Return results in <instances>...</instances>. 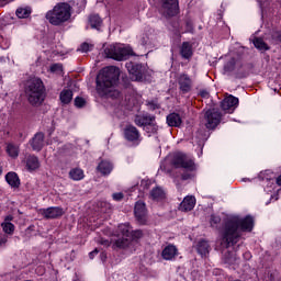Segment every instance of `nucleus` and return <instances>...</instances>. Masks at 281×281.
Listing matches in <instances>:
<instances>
[{
  "mask_svg": "<svg viewBox=\"0 0 281 281\" xmlns=\"http://www.w3.org/2000/svg\"><path fill=\"white\" fill-rule=\"evenodd\" d=\"M166 196V193L164 192V189L157 187V188H154L151 191H150V198L154 200V201H161V199H165Z\"/></svg>",
  "mask_w": 281,
  "mask_h": 281,
  "instance_id": "31",
  "label": "nucleus"
},
{
  "mask_svg": "<svg viewBox=\"0 0 281 281\" xmlns=\"http://www.w3.org/2000/svg\"><path fill=\"white\" fill-rule=\"evenodd\" d=\"M5 181L11 186V188H19L21 186V180L19 179V175L16 172H9L5 176Z\"/></svg>",
  "mask_w": 281,
  "mask_h": 281,
  "instance_id": "25",
  "label": "nucleus"
},
{
  "mask_svg": "<svg viewBox=\"0 0 281 281\" xmlns=\"http://www.w3.org/2000/svg\"><path fill=\"white\" fill-rule=\"evenodd\" d=\"M209 93L207 92H202L203 98H207Z\"/></svg>",
  "mask_w": 281,
  "mask_h": 281,
  "instance_id": "47",
  "label": "nucleus"
},
{
  "mask_svg": "<svg viewBox=\"0 0 281 281\" xmlns=\"http://www.w3.org/2000/svg\"><path fill=\"white\" fill-rule=\"evenodd\" d=\"M178 85L182 93H188L192 89V79L188 75H181L178 79Z\"/></svg>",
  "mask_w": 281,
  "mask_h": 281,
  "instance_id": "19",
  "label": "nucleus"
},
{
  "mask_svg": "<svg viewBox=\"0 0 281 281\" xmlns=\"http://www.w3.org/2000/svg\"><path fill=\"white\" fill-rule=\"evenodd\" d=\"M8 243V237L5 235H0V247Z\"/></svg>",
  "mask_w": 281,
  "mask_h": 281,
  "instance_id": "43",
  "label": "nucleus"
},
{
  "mask_svg": "<svg viewBox=\"0 0 281 281\" xmlns=\"http://www.w3.org/2000/svg\"><path fill=\"white\" fill-rule=\"evenodd\" d=\"M254 45L257 49H259L260 52H267L269 50V45H267V43H265L263 38L260 37H256L254 40Z\"/></svg>",
  "mask_w": 281,
  "mask_h": 281,
  "instance_id": "33",
  "label": "nucleus"
},
{
  "mask_svg": "<svg viewBox=\"0 0 281 281\" xmlns=\"http://www.w3.org/2000/svg\"><path fill=\"white\" fill-rule=\"evenodd\" d=\"M136 126H146L147 133H157V125H155V116L137 115L134 120Z\"/></svg>",
  "mask_w": 281,
  "mask_h": 281,
  "instance_id": "9",
  "label": "nucleus"
},
{
  "mask_svg": "<svg viewBox=\"0 0 281 281\" xmlns=\"http://www.w3.org/2000/svg\"><path fill=\"white\" fill-rule=\"evenodd\" d=\"M134 214L136 216L137 222L140 225H146V221H148L146 203H144L142 201L136 202L135 207H134Z\"/></svg>",
  "mask_w": 281,
  "mask_h": 281,
  "instance_id": "14",
  "label": "nucleus"
},
{
  "mask_svg": "<svg viewBox=\"0 0 281 281\" xmlns=\"http://www.w3.org/2000/svg\"><path fill=\"white\" fill-rule=\"evenodd\" d=\"M127 71L131 74L132 80L142 81L146 75V67L142 66L140 64H126Z\"/></svg>",
  "mask_w": 281,
  "mask_h": 281,
  "instance_id": "12",
  "label": "nucleus"
},
{
  "mask_svg": "<svg viewBox=\"0 0 281 281\" xmlns=\"http://www.w3.org/2000/svg\"><path fill=\"white\" fill-rule=\"evenodd\" d=\"M15 14L19 19H27L32 14V10L30 8H19Z\"/></svg>",
  "mask_w": 281,
  "mask_h": 281,
  "instance_id": "34",
  "label": "nucleus"
},
{
  "mask_svg": "<svg viewBox=\"0 0 281 281\" xmlns=\"http://www.w3.org/2000/svg\"><path fill=\"white\" fill-rule=\"evenodd\" d=\"M220 223H221V217L220 216L211 215V218H210L211 227H218Z\"/></svg>",
  "mask_w": 281,
  "mask_h": 281,
  "instance_id": "35",
  "label": "nucleus"
},
{
  "mask_svg": "<svg viewBox=\"0 0 281 281\" xmlns=\"http://www.w3.org/2000/svg\"><path fill=\"white\" fill-rule=\"evenodd\" d=\"M196 205V199L192 195H187L179 205L180 212H192Z\"/></svg>",
  "mask_w": 281,
  "mask_h": 281,
  "instance_id": "18",
  "label": "nucleus"
},
{
  "mask_svg": "<svg viewBox=\"0 0 281 281\" xmlns=\"http://www.w3.org/2000/svg\"><path fill=\"white\" fill-rule=\"evenodd\" d=\"M221 124V112L216 109L207 110L204 115V126L209 131H214Z\"/></svg>",
  "mask_w": 281,
  "mask_h": 281,
  "instance_id": "8",
  "label": "nucleus"
},
{
  "mask_svg": "<svg viewBox=\"0 0 281 281\" xmlns=\"http://www.w3.org/2000/svg\"><path fill=\"white\" fill-rule=\"evenodd\" d=\"M25 168L29 172H34L41 168V160L34 155H27L24 159Z\"/></svg>",
  "mask_w": 281,
  "mask_h": 281,
  "instance_id": "16",
  "label": "nucleus"
},
{
  "mask_svg": "<svg viewBox=\"0 0 281 281\" xmlns=\"http://www.w3.org/2000/svg\"><path fill=\"white\" fill-rule=\"evenodd\" d=\"M161 13L167 19L179 14V2L177 0H161Z\"/></svg>",
  "mask_w": 281,
  "mask_h": 281,
  "instance_id": "10",
  "label": "nucleus"
},
{
  "mask_svg": "<svg viewBox=\"0 0 281 281\" xmlns=\"http://www.w3.org/2000/svg\"><path fill=\"white\" fill-rule=\"evenodd\" d=\"M52 74H63V65L61 64H53L50 66Z\"/></svg>",
  "mask_w": 281,
  "mask_h": 281,
  "instance_id": "36",
  "label": "nucleus"
},
{
  "mask_svg": "<svg viewBox=\"0 0 281 281\" xmlns=\"http://www.w3.org/2000/svg\"><path fill=\"white\" fill-rule=\"evenodd\" d=\"M224 262H226L227 265H234V262H236V256L234 255L225 256Z\"/></svg>",
  "mask_w": 281,
  "mask_h": 281,
  "instance_id": "39",
  "label": "nucleus"
},
{
  "mask_svg": "<svg viewBox=\"0 0 281 281\" xmlns=\"http://www.w3.org/2000/svg\"><path fill=\"white\" fill-rule=\"evenodd\" d=\"M177 256H179V249L172 244L167 245L162 249L161 257L164 260H175Z\"/></svg>",
  "mask_w": 281,
  "mask_h": 281,
  "instance_id": "17",
  "label": "nucleus"
},
{
  "mask_svg": "<svg viewBox=\"0 0 281 281\" xmlns=\"http://www.w3.org/2000/svg\"><path fill=\"white\" fill-rule=\"evenodd\" d=\"M188 179H192V173L187 172V173H183V175H182V180H183V181H188Z\"/></svg>",
  "mask_w": 281,
  "mask_h": 281,
  "instance_id": "44",
  "label": "nucleus"
},
{
  "mask_svg": "<svg viewBox=\"0 0 281 281\" xmlns=\"http://www.w3.org/2000/svg\"><path fill=\"white\" fill-rule=\"evenodd\" d=\"M277 183H278L279 186H281V176H279V177L277 178Z\"/></svg>",
  "mask_w": 281,
  "mask_h": 281,
  "instance_id": "46",
  "label": "nucleus"
},
{
  "mask_svg": "<svg viewBox=\"0 0 281 281\" xmlns=\"http://www.w3.org/2000/svg\"><path fill=\"white\" fill-rule=\"evenodd\" d=\"M124 137L127 142H131L133 146H139V144H142V134L139 133V130L133 125L125 127Z\"/></svg>",
  "mask_w": 281,
  "mask_h": 281,
  "instance_id": "11",
  "label": "nucleus"
},
{
  "mask_svg": "<svg viewBox=\"0 0 281 281\" xmlns=\"http://www.w3.org/2000/svg\"><path fill=\"white\" fill-rule=\"evenodd\" d=\"M1 172H3V171L0 169V175H1Z\"/></svg>",
  "mask_w": 281,
  "mask_h": 281,
  "instance_id": "48",
  "label": "nucleus"
},
{
  "mask_svg": "<svg viewBox=\"0 0 281 281\" xmlns=\"http://www.w3.org/2000/svg\"><path fill=\"white\" fill-rule=\"evenodd\" d=\"M89 24L93 30H100L102 25V19L98 14H91L89 18Z\"/></svg>",
  "mask_w": 281,
  "mask_h": 281,
  "instance_id": "30",
  "label": "nucleus"
},
{
  "mask_svg": "<svg viewBox=\"0 0 281 281\" xmlns=\"http://www.w3.org/2000/svg\"><path fill=\"white\" fill-rule=\"evenodd\" d=\"M112 199L114 201H122V199H124V193H122V192L113 193Z\"/></svg>",
  "mask_w": 281,
  "mask_h": 281,
  "instance_id": "40",
  "label": "nucleus"
},
{
  "mask_svg": "<svg viewBox=\"0 0 281 281\" xmlns=\"http://www.w3.org/2000/svg\"><path fill=\"white\" fill-rule=\"evenodd\" d=\"M117 80H120V68L115 66L103 68L97 77L98 93L108 98H117L120 92L113 90V87L117 85Z\"/></svg>",
  "mask_w": 281,
  "mask_h": 281,
  "instance_id": "2",
  "label": "nucleus"
},
{
  "mask_svg": "<svg viewBox=\"0 0 281 281\" xmlns=\"http://www.w3.org/2000/svg\"><path fill=\"white\" fill-rule=\"evenodd\" d=\"M272 38H273L274 41L281 42V31H276V32H273V33H272Z\"/></svg>",
  "mask_w": 281,
  "mask_h": 281,
  "instance_id": "41",
  "label": "nucleus"
},
{
  "mask_svg": "<svg viewBox=\"0 0 281 281\" xmlns=\"http://www.w3.org/2000/svg\"><path fill=\"white\" fill-rule=\"evenodd\" d=\"M91 47H93V45L89 44V43H83L81 44L79 52H82L83 54H87V52L91 50Z\"/></svg>",
  "mask_w": 281,
  "mask_h": 281,
  "instance_id": "37",
  "label": "nucleus"
},
{
  "mask_svg": "<svg viewBox=\"0 0 281 281\" xmlns=\"http://www.w3.org/2000/svg\"><path fill=\"white\" fill-rule=\"evenodd\" d=\"M180 54L186 60L192 58V44L189 42H183L180 48Z\"/></svg>",
  "mask_w": 281,
  "mask_h": 281,
  "instance_id": "24",
  "label": "nucleus"
},
{
  "mask_svg": "<svg viewBox=\"0 0 281 281\" xmlns=\"http://www.w3.org/2000/svg\"><path fill=\"white\" fill-rule=\"evenodd\" d=\"M119 232L122 237H119L113 244L114 249H126L131 245V240H137L144 236L142 231H133L128 224H121Z\"/></svg>",
  "mask_w": 281,
  "mask_h": 281,
  "instance_id": "5",
  "label": "nucleus"
},
{
  "mask_svg": "<svg viewBox=\"0 0 281 281\" xmlns=\"http://www.w3.org/2000/svg\"><path fill=\"white\" fill-rule=\"evenodd\" d=\"M12 221H14V217L12 215H8L1 224L4 234H9L10 236L14 234V224H12Z\"/></svg>",
  "mask_w": 281,
  "mask_h": 281,
  "instance_id": "23",
  "label": "nucleus"
},
{
  "mask_svg": "<svg viewBox=\"0 0 281 281\" xmlns=\"http://www.w3.org/2000/svg\"><path fill=\"white\" fill-rule=\"evenodd\" d=\"M31 146L33 150L40 151L43 150V146H45V134L44 133H37L31 140Z\"/></svg>",
  "mask_w": 281,
  "mask_h": 281,
  "instance_id": "21",
  "label": "nucleus"
},
{
  "mask_svg": "<svg viewBox=\"0 0 281 281\" xmlns=\"http://www.w3.org/2000/svg\"><path fill=\"white\" fill-rule=\"evenodd\" d=\"M172 165L175 168H183L187 172H194L196 170V165H194V160L187 158L183 154H177L173 157Z\"/></svg>",
  "mask_w": 281,
  "mask_h": 281,
  "instance_id": "7",
  "label": "nucleus"
},
{
  "mask_svg": "<svg viewBox=\"0 0 281 281\" xmlns=\"http://www.w3.org/2000/svg\"><path fill=\"white\" fill-rule=\"evenodd\" d=\"M243 68V61L232 58L224 66L225 74H232V71H239Z\"/></svg>",
  "mask_w": 281,
  "mask_h": 281,
  "instance_id": "20",
  "label": "nucleus"
},
{
  "mask_svg": "<svg viewBox=\"0 0 281 281\" xmlns=\"http://www.w3.org/2000/svg\"><path fill=\"white\" fill-rule=\"evenodd\" d=\"M25 95L32 106H41L45 100V86L40 78H31L25 83Z\"/></svg>",
  "mask_w": 281,
  "mask_h": 281,
  "instance_id": "4",
  "label": "nucleus"
},
{
  "mask_svg": "<svg viewBox=\"0 0 281 281\" xmlns=\"http://www.w3.org/2000/svg\"><path fill=\"white\" fill-rule=\"evenodd\" d=\"M98 172L102 175V177H109L111 172H113V164L109 160H102L98 167H97Z\"/></svg>",
  "mask_w": 281,
  "mask_h": 281,
  "instance_id": "22",
  "label": "nucleus"
},
{
  "mask_svg": "<svg viewBox=\"0 0 281 281\" xmlns=\"http://www.w3.org/2000/svg\"><path fill=\"white\" fill-rule=\"evenodd\" d=\"M19 153H21V149H20L19 145H16L14 143H9L7 145V154L12 159H16V157H19Z\"/></svg>",
  "mask_w": 281,
  "mask_h": 281,
  "instance_id": "27",
  "label": "nucleus"
},
{
  "mask_svg": "<svg viewBox=\"0 0 281 281\" xmlns=\"http://www.w3.org/2000/svg\"><path fill=\"white\" fill-rule=\"evenodd\" d=\"M85 104H86L85 99H82L80 97H77L75 99V106H77L78 109H82V106H85Z\"/></svg>",
  "mask_w": 281,
  "mask_h": 281,
  "instance_id": "38",
  "label": "nucleus"
},
{
  "mask_svg": "<svg viewBox=\"0 0 281 281\" xmlns=\"http://www.w3.org/2000/svg\"><path fill=\"white\" fill-rule=\"evenodd\" d=\"M254 229V217L246 216L240 218L238 216L231 217L224 227L222 234V246L233 247L240 238V232H251Z\"/></svg>",
  "mask_w": 281,
  "mask_h": 281,
  "instance_id": "1",
  "label": "nucleus"
},
{
  "mask_svg": "<svg viewBox=\"0 0 281 281\" xmlns=\"http://www.w3.org/2000/svg\"><path fill=\"white\" fill-rule=\"evenodd\" d=\"M181 116L178 113H171L167 116V124L168 126H176L179 127L182 124Z\"/></svg>",
  "mask_w": 281,
  "mask_h": 281,
  "instance_id": "26",
  "label": "nucleus"
},
{
  "mask_svg": "<svg viewBox=\"0 0 281 281\" xmlns=\"http://www.w3.org/2000/svg\"><path fill=\"white\" fill-rule=\"evenodd\" d=\"M59 99L61 104H69L74 100V92L69 89H65L60 92Z\"/></svg>",
  "mask_w": 281,
  "mask_h": 281,
  "instance_id": "28",
  "label": "nucleus"
},
{
  "mask_svg": "<svg viewBox=\"0 0 281 281\" xmlns=\"http://www.w3.org/2000/svg\"><path fill=\"white\" fill-rule=\"evenodd\" d=\"M38 214H41L43 218L49 221L54 218H60V216L65 214V211L59 206H50L47 209H40Z\"/></svg>",
  "mask_w": 281,
  "mask_h": 281,
  "instance_id": "13",
  "label": "nucleus"
},
{
  "mask_svg": "<svg viewBox=\"0 0 281 281\" xmlns=\"http://www.w3.org/2000/svg\"><path fill=\"white\" fill-rule=\"evenodd\" d=\"M69 177L72 181H82L85 179V171L80 168H75L69 171Z\"/></svg>",
  "mask_w": 281,
  "mask_h": 281,
  "instance_id": "29",
  "label": "nucleus"
},
{
  "mask_svg": "<svg viewBox=\"0 0 281 281\" xmlns=\"http://www.w3.org/2000/svg\"><path fill=\"white\" fill-rule=\"evenodd\" d=\"M198 254H200V256H206L207 254H210V244H207L206 240L199 241Z\"/></svg>",
  "mask_w": 281,
  "mask_h": 281,
  "instance_id": "32",
  "label": "nucleus"
},
{
  "mask_svg": "<svg viewBox=\"0 0 281 281\" xmlns=\"http://www.w3.org/2000/svg\"><path fill=\"white\" fill-rule=\"evenodd\" d=\"M104 55L113 60H126L128 56L133 55V49L122 44H112L104 48Z\"/></svg>",
  "mask_w": 281,
  "mask_h": 281,
  "instance_id": "6",
  "label": "nucleus"
},
{
  "mask_svg": "<svg viewBox=\"0 0 281 281\" xmlns=\"http://www.w3.org/2000/svg\"><path fill=\"white\" fill-rule=\"evenodd\" d=\"M99 244L103 245V247H110L111 246V243L109 241V239H104V238H101L99 240Z\"/></svg>",
  "mask_w": 281,
  "mask_h": 281,
  "instance_id": "42",
  "label": "nucleus"
},
{
  "mask_svg": "<svg viewBox=\"0 0 281 281\" xmlns=\"http://www.w3.org/2000/svg\"><path fill=\"white\" fill-rule=\"evenodd\" d=\"M45 19L50 25L60 27L71 20V4L67 2H58L53 9L45 13Z\"/></svg>",
  "mask_w": 281,
  "mask_h": 281,
  "instance_id": "3",
  "label": "nucleus"
},
{
  "mask_svg": "<svg viewBox=\"0 0 281 281\" xmlns=\"http://www.w3.org/2000/svg\"><path fill=\"white\" fill-rule=\"evenodd\" d=\"M221 108L226 113H234V111H236V109L238 108V98L229 94L222 101Z\"/></svg>",
  "mask_w": 281,
  "mask_h": 281,
  "instance_id": "15",
  "label": "nucleus"
},
{
  "mask_svg": "<svg viewBox=\"0 0 281 281\" xmlns=\"http://www.w3.org/2000/svg\"><path fill=\"white\" fill-rule=\"evenodd\" d=\"M94 256H98V249H94V250H92L90 254H89V258L91 259V260H93V257Z\"/></svg>",
  "mask_w": 281,
  "mask_h": 281,
  "instance_id": "45",
  "label": "nucleus"
}]
</instances>
